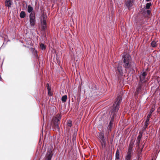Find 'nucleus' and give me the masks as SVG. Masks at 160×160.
<instances>
[{
	"mask_svg": "<svg viewBox=\"0 0 160 160\" xmlns=\"http://www.w3.org/2000/svg\"><path fill=\"white\" fill-rule=\"evenodd\" d=\"M122 100L121 97L120 96H118L116 102L113 104L112 109L110 111L111 119L108 127V129L110 131L111 130L112 125L114 121V118L116 117V114L120 108Z\"/></svg>",
	"mask_w": 160,
	"mask_h": 160,
	"instance_id": "1",
	"label": "nucleus"
},
{
	"mask_svg": "<svg viewBox=\"0 0 160 160\" xmlns=\"http://www.w3.org/2000/svg\"><path fill=\"white\" fill-rule=\"evenodd\" d=\"M123 66L125 69L130 71L134 70L136 68V63L132 61L131 57L128 54H124L122 56Z\"/></svg>",
	"mask_w": 160,
	"mask_h": 160,
	"instance_id": "2",
	"label": "nucleus"
},
{
	"mask_svg": "<svg viewBox=\"0 0 160 160\" xmlns=\"http://www.w3.org/2000/svg\"><path fill=\"white\" fill-rule=\"evenodd\" d=\"M61 119V116L59 115L52 120L51 125L53 130L57 129L58 132L60 131V128L58 124Z\"/></svg>",
	"mask_w": 160,
	"mask_h": 160,
	"instance_id": "3",
	"label": "nucleus"
},
{
	"mask_svg": "<svg viewBox=\"0 0 160 160\" xmlns=\"http://www.w3.org/2000/svg\"><path fill=\"white\" fill-rule=\"evenodd\" d=\"M146 83L139 82L136 89V93L138 94L143 92L146 89Z\"/></svg>",
	"mask_w": 160,
	"mask_h": 160,
	"instance_id": "4",
	"label": "nucleus"
},
{
	"mask_svg": "<svg viewBox=\"0 0 160 160\" xmlns=\"http://www.w3.org/2000/svg\"><path fill=\"white\" fill-rule=\"evenodd\" d=\"M29 22L32 28L35 27L36 24V20L35 13H30L29 15Z\"/></svg>",
	"mask_w": 160,
	"mask_h": 160,
	"instance_id": "5",
	"label": "nucleus"
},
{
	"mask_svg": "<svg viewBox=\"0 0 160 160\" xmlns=\"http://www.w3.org/2000/svg\"><path fill=\"white\" fill-rule=\"evenodd\" d=\"M148 74L147 72L144 70H143L139 74L138 76L140 79L139 82H143L145 83L146 82V80H145Z\"/></svg>",
	"mask_w": 160,
	"mask_h": 160,
	"instance_id": "6",
	"label": "nucleus"
},
{
	"mask_svg": "<svg viewBox=\"0 0 160 160\" xmlns=\"http://www.w3.org/2000/svg\"><path fill=\"white\" fill-rule=\"evenodd\" d=\"M52 156V148L50 147L48 149L47 152L44 160H51Z\"/></svg>",
	"mask_w": 160,
	"mask_h": 160,
	"instance_id": "7",
	"label": "nucleus"
},
{
	"mask_svg": "<svg viewBox=\"0 0 160 160\" xmlns=\"http://www.w3.org/2000/svg\"><path fill=\"white\" fill-rule=\"evenodd\" d=\"M41 17L42 18L43 20H41V28L42 30H45L47 28L46 21L45 18V17L44 14L42 15Z\"/></svg>",
	"mask_w": 160,
	"mask_h": 160,
	"instance_id": "8",
	"label": "nucleus"
},
{
	"mask_svg": "<svg viewBox=\"0 0 160 160\" xmlns=\"http://www.w3.org/2000/svg\"><path fill=\"white\" fill-rule=\"evenodd\" d=\"M117 70L118 72L117 74H119L120 77L122 76L123 74V72L122 67L121 66L118 65L117 67Z\"/></svg>",
	"mask_w": 160,
	"mask_h": 160,
	"instance_id": "9",
	"label": "nucleus"
},
{
	"mask_svg": "<svg viewBox=\"0 0 160 160\" xmlns=\"http://www.w3.org/2000/svg\"><path fill=\"white\" fill-rule=\"evenodd\" d=\"M142 133H139V135L138 136L136 141V146L139 147V144L141 141V138H142Z\"/></svg>",
	"mask_w": 160,
	"mask_h": 160,
	"instance_id": "10",
	"label": "nucleus"
},
{
	"mask_svg": "<svg viewBox=\"0 0 160 160\" xmlns=\"http://www.w3.org/2000/svg\"><path fill=\"white\" fill-rule=\"evenodd\" d=\"M132 150L130 149H128L127 154L125 158V160H131Z\"/></svg>",
	"mask_w": 160,
	"mask_h": 160,
	"instance_id": "11",
	"label": "nucleus"
},
{
	"mask_svg": "<svg viewBox=\"0 0 160 160\" xmlns=\"http://www.w3.org/2000/svg\"><path fill=\"white\" fill-rule=\"evenodd\" d=\"M98 137L100 139V141L105 140L104 133L102 132H101L98 133Z\"/></svg>",
	"mask_w": 160,
	"mask_h": 160,
	"instance_id": "12",
	"label": "nucleus"
},
{
	"mask_svg": "<svg viewBox=\"0 0 160 160\" xmlns=\"http://www.w3.org/2000/svg\"><path fill=\"white\" fill-rule=\"evenodd\" d=\"M133 1H131V0H128L126 3V6L129 8L131 7L133 5Z\"/></svg>",
	"mask_w": 160,
	"mask_h": 160,
	"instance_id": "13",
	"label": "nucleus"
},
{
	"mask_svg": "<svg viewBox=\"0 0 160 160\" xmlns=\"http://www.w3.org/2000/svg\"><path fill=\"white\" fill-rule=\"evenodd\" d=\"M5 5L6 6L9 8L12 4L13 2L11 0H6L5 2Z\"/></svg>",
	"mask_w": 160,
	"mask_h": 160,
	"instance_id": "14",
	"label": "nucleus"
},
{
	"mask_svg": "<svg viewBox=\"0 0 160 160\" xmlns=\"http://www.w3.org/2000/svg\"><path fill=\"white\" fill-rule=\"evenodd\" d=\"M33 8L32 7L31 5H29L28 7L27 8V11L28 12L30 13H35L34 12H33Z\"/></svg>",
	"mask_w": 160,
	"mask_h": 160,
	"instance_id": "15",
	"label": "nucleus"
},
{
	"mask_svg": "<svg viewBox=\"0 0 160 160\" xmlns=\"http://www.w3.org/2000/svg\"><path fill=\"white\" fill-rule=\"evenodd\" d=\"M137 24H139L140 25H142L144 24V22L142 18H139L138 19L136 22Z\"/></svg>",
	"mask_w": 160,
	"mask_h": 160,
	"instance_id": "16",
	"label": "nucleus"
},
{
	"mask_svg": "<svg viewBox=\"0 0 160 160\" xmlns=\"http://www.w3.org/2000/svg\"><path fill=\"white\" fill-rule=\"evenodd\" d=\"M89 88L93 91H95L97 89L96 85L94 83H91V85L89 86Z\"/></svg>",
	"mask_w": 160,
	"mask_h": 160,
	"instance_id": "17",
	"label": "nucleus"
},
{
	"mask_svg": "<svg viewBox=\"0 0 160 160\" xmlns=\"http://www.w3.org/2000/svg\"><path fill=\"white\" fill-rule=\"evenodd\" d=\"M100 141L101 144L102 149H104L106 146V140Z\"/></svg>",
	"mask_w": 160,
	"mask_h": 160,
	"instance_id": "18",
	"label": "nucleus"
},
{
	"mask_svg": "<svg viewBox=\"0 0 160 160\" xmlns=\"http://www.w3.org/2000/svg\"><path fill=\"white\" fill-rule=\"evenodd\" d=\"M120 152L118 149L117 150L115 155L116 159H119Z\"/></svg>",
	"mask_w": 160,
	"mask_h": 160,
	"instance_id": "19",
	"label": "nucleus"
},
{
	"mask_svg": "<svg viewBox=\"0 0 160 160\" xmlns=\"http://www.w3.org/2000/svg\"><path fill=\"white\" fill-rule=\"evenodd\" d=\"M134 144V142L132 141L130 142V143L129 144L128 148L132 150V148L133 147V145Z\"/></svg>",
	"mask_w": 160,
	"mask_h": 160,
	"instance_id": "20",
	"label": "nucleus"
},
{
	"mask_svg": "<svg viewBox=\"0 0 160 160\" xmlns=\"http://www.w3.org/2000/svg\"><path fill=\"white\" fill-rule=\"evenodd\" d=\"M26 16V14L25 12L23 11H22L21 12L20 14V17L21 18H24Z\"/></svg>",
	"mask_w": 160,
	"mask_h": 160,
	"instance_id": "21",
	"label": "nucleus"
},
{
	"mask_svg": "<svg viewBox=\"0 0 160 160\" xmlns=\"http://www.w3.org/2000/svg\"><path fill=\"white\" fill-rule=\"evenodd\" d=\"M67 99V96L66 95L63 96L61 98V100L62 102H65Z\"/></svg>",
	"mask_w": 160,
	"mask_h": 160,
	"instance_id": "22",
	"label": "nucleus"
},
{
	"mask_svg": "<svg viewBox=\"0 0 160 160\" xmlns=\"http://www.w3.org/2000/svg\"><path fill=\"white\" fill-rule=\"evenodd\" d=\"M152 4L151 2L147 3L145 6V8L146 9H148L150 8V7L151 6Z\"/></svg>",
	"mask_w": 160,
	"mask_h": 160,
	"instance_id": "23",
	"label": "nucleus"
},
{
	"mask_svg": "<svg viewBox=\"0 0 160 160\" xmlns=\"http://www.w3.org/2000/svg\"><path fill=\"white\" fill-rule=\"evenodd\" d=\"M67 123L68 126L71 127L72 126V121L71 120H68L67 122Z\"/></svg>",
	"mask_w": 160,
	"mask_h": 160,
	"instance_id": "24",
	"label": "nucleus"
},
{
	"mask_svg": "<svg viewBox=\"0 0 160 160\" xmlns=\"http://www.w3.org/2000/svg\"><path fill=\"white\" fill-rule=\"evenodd\" d=\"M144 125L142 128V129L143 131L145 130L147 128L148 124L149 123H147V122H145L144 123Z\"/></svg>",
	"mask_w": 160,
	"mask_h": 160,
	"instance_id": "25",
	"label": "nucleus"
},
{
	"mask_svg": "<svg viewBox=\"0 0 160 160\" xmlns=\"http://www.w3.org/2000/svg\"><path fill=\"white\" fill-rule=\"evenodd\" d=\"M40 46L42 50H44L46 49V46L43 43H41L40 44Z\"/></svg>",
	"mask_w": 160,
	"mask_h": 160,
	"instance_id": "26",
	"label": "nucleus"
},
{
	"mask_svg": "<svg viewBox=\"0 0 160 160\" xmlns=\"http://www.w3.org/2000/svg\"><path fill=\"white\" fill-rule=\"evenodd\" d=\"M151 45L153 47H155L156 46V43L155 42L153 41L151 43Z\"/></svg>",
	"mask_w": 160,
	"mask_h": 160,
	"instance_id": "27",
	"label": "nucleus"
},
{
	"mask_svg": "<svg viewBox=\"0 0 160 160\" xmlns=\"http://www.w3.org/2000/svg\"><path fill=\"white\" fill-rule=\"evenodd\" d=\"M151 12V11L150 10L148 9L146 11V13L148 15H149L150 14Z\"/></svg>",
	"mask_w": 160,
	"mask_h": 160,
	"instance_id": "28",
	"label": "nucleus"
},
{
	"mask_svg": "<svg viewBox=\"0 0 160 160\" xmlns=\"http://www.w3.org/2000/svg\"><path fill=\"white\" fill-rule=\"evenodd\" d=\"M47 89H48V91H49L50 90V89L49 88V84L47 83Z\"/></svg>",
	"mask_w": 160,
	"mask_h": 160,
	"instance_id": "29",
	"label": "nucleus"
},
{
	"mask_svg": "<svg viewBox=\"0 0 160 160\" xmlns=\"http://www.w3.org/2000/svg\"><path fill=\"white\" fill-rule=\"evenodd\" d=\"M154 111V110H153V108H152V110L150 111L149 114H151Z\"/></svg>",
	"mask_w": 160,
	"mask_h": 160,
	"instance_id": "30",
	"label": "nucleus"
},
{
	"mask_svg": "<svg viewBox=\"0 0 160 160\" xmlns=\"http://www.w3.org/2000/svg\"><path fill=\"white\" fill-rule=\"evenodd\" d=\"M149 118H147V119H146V121L145 122H147V123H149L148 122H149Z\"/></svg>",
	"mask_w": 160,
	"mask_h": 160,
	"instance_id": "31",
	"label": "nucleus"
},
{
	"mask_svg": "<svg viewBox=\"0 0 160 160\" xmlns=\"http://www.w3.org/2000/svg\"><path fill=\"white\" fill-rule=\"evenodd\" d=\"M151 114H148V115L147 118H150V117H151Z\"/></svg>",
	"mask_w": 160,
	"mask_h": 160,
	"instance_id": "32",
	"label": "nucleus"
},
{
	"mask_svg": "<svg viewBox=\"0 0 160 160\" xmlns=\"http://www.w3.org/2000/svg\"><path fill=\"white\" fill-rule=\"evenodd\" d=\"M35 56H38L37 52V51H35Z\"/></svg>",
	"mask_w": 160,
	"mask_h": 160,
	"instance_id": "33",
	"label": "nucleus"
},
{
	"mask_svg": "<svg viewBox=\"0 0 160 160\" xmlns=\"http://www.w3.org/2000/svg\"><path fill=\"white\" fill-rule=\"evenodd\" d=\"M147 2H150L151 1H152V0H145Z\"/></svg>",
	"mask_w": 160,
	"mask_h": 160,
	"instance_id": "34",
	"label": "nucleus"
},
{
	"mask_svg": "<svg viewBox=\"0 0 160 160\" xmlns=\"http://www.w3.org/2000/svg\"><path fill=\"white\" fill-rule=\"evenodd\" d=\"M48 94H49V95H51V93H49V91H48Z\"/></svg>",
	"mask_w": 160,
	"mask_h": 160,
	"instance_id": "35",
	"label": "nucleus"
},
{
	"mask_svg": "<svg viewBox=\"0 0 160 160\" xmlns=\"http://www.w3.org/2000/svg\"><path fill=\"white\" fill-rule=\"evenodd\" d=\"M1 79H2L1 77V76H0V81H1Z\"/></svg>",
	"mask_w": 160,
	"mask_h": 160,
	"instance_id": "36",
	"label": "nucleus"
}]
</instances>
